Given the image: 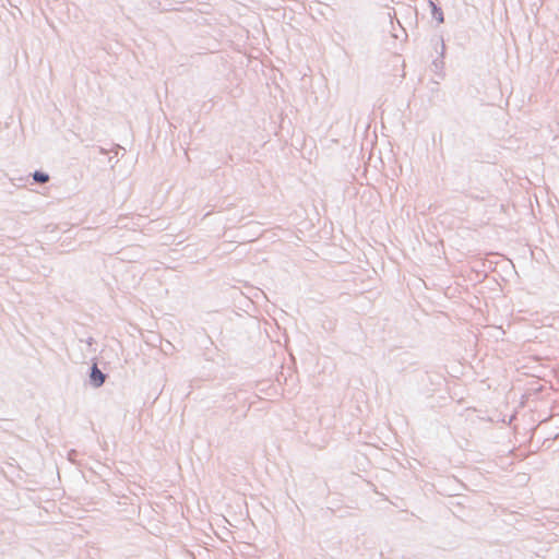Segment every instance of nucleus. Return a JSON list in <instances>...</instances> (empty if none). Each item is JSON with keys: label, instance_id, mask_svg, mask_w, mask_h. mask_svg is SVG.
I'll return each instance as SVG.
<instances>
[{"label": "nucleus", "instance_id": "1", "mask_svg": "<svg viewBox=\"0 0 559 559\" xmlns=\"http://www.w3.org/2000/svg\"><path fill=\"white\" fill-rule=\"evenodd\" d=\"M105 380H106V374L97 367L96 364H94L91 367V372H90L91 384L94 388H99L104 384Z\"/></svg>", "mask_w": 559, "mask_h": 559}, {"label": "nucleus", "instance_id": "2", "mask_svg": "<svg viewBox=\"0 0 559 559\" xmlns=\"http://www.w3.org/2000/svg\"><path fill=\"white\" fill-rule=\"evenodd\" d=\"M429 7L431 9L432 17L439 23L444 22V15L442 9L432 0H429Z\"/></svg>", "mask_w": 559, "mask_h": 559}, {"label": "nucleus", "instance_id": "8", "mask_svg": "<svg viewBox=\"0 0 559 559\" xmlns=\"http://www.w3.org/2000/svg\"><path fill=\"white\" fill-rule=\"evenodd\" d=\"M86 343L91 346V345L94 343V338H93V337H88V340L86 341Z\"/></svg>", "mask_w": 559, "mask_h": 559}, {"label": "nucleus", "instance_id": "6", "mask_svg": "<svg viewBox=\"0 0 559 559\" xmlns=\"http://www.w3.org/2000/svg\"><path fill=\"white\" fill-rule=\"evenodd\" d=\"M259 235L260 234L258 233V230H252V238H250V239L247 238V242H251V241L257 240Z\"/></svg>", "mask_w": 559, "mask_h": 559}, {"label": "nucleus", "instance_id": "7", "mask_svg": "<svg viewBox=\"0 0 559 559\" xmlns=\"http://www.w3.org/2000/svg\"><path fill=\"white\" fill-rule=\"evenodd\" d=\"M250 227V228H253V229H258L259 228V225L254 222H248L247 223V228Z\"/></svg>", "mask_w": 559, "mask_h": 559}, {"label": "nucleus", "instance_id": "5", "mask_svg": "<svg viewBox=\"0 0 559 559\" xmlns=\"http://www.w3.org/2000/svg\"><path fill=\"white\" fill-rule=\"evenodd\" d=\"M32 176L37 183H46L49 180V175L40 170L34 171Z\"/></svg>", "mask_w": 559, "mask_h": 559}, {"label": "nucleus", "instance_id": "3", "mask_svg": "<svg viewBox=\"0 0 559 559\" xmlns=\"http://www.w3.org/2000/svg\"><path fill=\"white\" fill-rule=\"evenodd\" d=\"M440 43H441L440 57L432 61V66L435 67L436 71L441 70L444 66L443 58H444L445 45H444V41L442 38H440Z\"/></svg>", "mask_w": 559, "mask_h": 559}, {"label": "nucleus", "instance_id": "4", "mask_svg": "<svg viewBox=\"0 0 559 559\" xmlns=\"http://www.w3.org/2000/svg\"><path fill=\"white\" fill-rule=\"evenodd\" d=\"M263 296L264 293L257 288V287H251L247 284V299L250 300L252 304L254 302V299H258L259 297Z\"/></svg>", "mask_w": 559, "mask_h": 559}]
</instances>
